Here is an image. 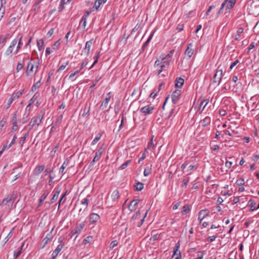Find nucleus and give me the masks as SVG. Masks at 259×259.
Masks as SVG:
<instances>
[{
    "instance_id": "f257e3e1",
    "label": "nucleus",
    "mask_w": 259,
    "mask_h": 259,
    "mask_svg": "<svg viewBox=\"0 0 259 259\" xmlns=\"http://www.w3.org/2000/svg\"><path fill=\"white\" fill-rule=\"evenodd\" d=\"M39 65V61L38 60H35L34 58H31L26 67V73L27 75L29 76L31 73L33 72L35 73H36L37 72Z\"/></svg>"
},
{
    "instance_id": "f03ea898",
    "label": "nucleus",
    "mask_w": 259,
    "mask_h": 259,
    "mask_svg": "<svg viewBox=\"0 0 259 259\" xmlns=\"http://www.w3.org/2000/svg\"><path fill=\"white\" fill-rule=\"evenodd\" d=\"M236 3V0H224L221 5V7L218 11V14L222 13L223 10L225 8L226 13H229Z\"/></svg>"
},
{
    "instance_id": "7ed1b4c3",
    "label": "nucleus",
    "mask_w": 259,
    "mask_h": 259,
    "mask_svg": "<svg viewBox=\"0 0 259 259\" xmlns=\"http://www.w3.org/2000/svg\"><path fill=\"white\" fill-rule=\"evenodd\" d=\"M147 212L145 213L144 216L142 218H140L139 217L141 214L140 211H137L136 213L132 217L131 222H133L134 226H137L138 227H140L144 221V219L147 215Z\"/></svg>"
},
{
    "instance_id": "20e7f679",
    "label": "nucleus",
    "mask_w": 259,
    "mask_h": 259,
    "mask_svg": "<svg viewBox=\"0 0 259 259\" xmlns=\"http://www.w3.org/2000/svg\"><path fill=\"white\" fill-rule=\"evenodd\" d=\"M44 114H39L36 116H33L29 124L26 126L28 128L29 131H30L32 128L36 125L37 126H39L41 122V120L43 118Z\"/></svg>"
},
{
    "instance_id": "39448f33",
    "label": "nucleus",
    "mask_w": 259,
    "mask_h": 259,
    "mask_svg": "<svg viewBox=\"0 0 259 259\" xmlns=\"http://www.w3.org/2000/svg\"><path fill=\"white\" fill-rule=\"evenodd\" d=\"M16 197V195L15 194H13L10 196H8L7 197L4 198L3 201L0 204V205L2 206H4L5 205H8L9 208L11 207L15 201V199Z\"/></svg>"
},
{
    "instance_id": "423d86ee",
    "label": "nucleus",
    "mask_w": 259,
    "mask_h": 259,
    "mask_svg": "<svg viewBox=\"0 0 259 259\" xmlns=\"http://www.w3.org/2000/svg\"><path fill=\"white\" fill-rule=\"evenodd\" d=\"M223 69L221 65H219L217 70L213 76V81L214 83L218 82V85L220 84L222 77L223 76Z\"/></svg>"
},
{
    "instance_id": "0eeeda50",
    "label": "nucleus",
    "mask_w": 259,
    "mask_h": 259,
    "mask_svg": "<svg viewBox=\"0 0 259 259\" xmlns=\"http://www.w3.org/2000/svg\"><path fill=\"white\" fill-rule=\"evenodd\" d=\"M85 227V222H83L80 224L77 225L76 227L70 233V236L72 237L73 236L76 235L75 238L81 232L82 230Z\"/></svg>"
},
{
    "instance_id": "6e6552de",
    "label": "nucleus",
    "mask_w": 259,
    "mask_h": 259,
    "mask_svg": "<svg viewBox=\"0 0 259 259\" xmlns=\"http://www.w3.org/2000/svg\"><path fill=\"white\" fill-rule=\"evenodd\" d=\"M182 94V91L180 90H176L171 95L172 102L174 104H176L178 103L180 99V96Z\"/></svg>"
},
{
    "instance_id": "1a4fd4ad",
    "label": "nucleus",
    "mask_w": 259,
    "mask_h": 259,
    "mask_svg": "<svg viewBox=\"0 0 259 259\" xmlns=\"http://www.w3.org/2000/svg\"><path fill=\"white\" fill-rule=\"evenodd\" d=\"M193 47V46L192 43L189 44L185 51L184 54L188 59H190L194 54V50Z\"/></svg>"
},
{
    "instance_id": "9d476101",
    "label": "nucleus",
    "mask_w": 259,
    "mask_h": 259,
    "mask_svg": "<svg viewBox=\"0 0 259 259\" xmlns=\"http://www.w3.org/2000/svg\"><path fill=\"white\" fill-rule=\"evenodd\" d=\"M209 214V211L207 209H204L201 210L198 212V220L199 222V224L201 223L202 220L208 217Z\"/></svg>"
},
{
    "instance_id": "9b49d317",
    "label": "nucleus",
    "mask_w": 259,
    "mask_h": 259,
    "mask_svg": "<svg viewBox=\"0 0 259 259\" xmlns=\"http://www.w3.org/2000/svg\"><path fill=\"white\" fill-rule=\"evenodd\" d=\"M17 42L18 39L17 38H15L12 41L10 46L9 47V48L5 52V54L6 56H9L13 53V48L15 47Z\"/></svg>"
},
{
    "instance_id": "f8f14e48",
    "label": "nucleus",
    "mask_w": 259,
    "mask_h": 259,
    "mask_svg": "<svg viewBox=\"0 0 259 259\" xmlns=\"http://www.w3.org/2000/svg\"><path fill=\"white\" fill-rule=\"evenodd\" d=\"M154 109L155 108L153 106H152L151 105H148L142 107L140 111L144 113V115H147L151 114Z\"/></svg>"
},
{
    "instance_id": "ddd939ff",
    "label": "nucleus",
    "mask_w": 259,
    "mask_h": 259,
    "mask_svg": "<svg viewBox=\"0 0 259 259\" xmlns=\"http://www.w3.org/2000/svg\"><path fill=\"white\" fill-rule=\"evenodd\" d=\"M90 224H95L100 220V217L97 213H91L88 217Z\"/></svg>"
},
{
    "instance_id": "4468645a",
    "label": "nucleus",
    "mask_w": 259,
    "mask_h": 259,
    "mask_svg": "<svg viewBox=\"0 0 259 259\" xmlns=\"http://www.w3.org/2000/svg\"><path fill=\"white\" fill-rule=\"evenodd\" d=\"M103 149L102 148H100L96 153L95 156L93 158L92 161L91 162L90 165H93L95 163L98 161H99L101 157V155L103 153Z\"/></svg>"
},
{
    "instance_id": "2eb2a0df",
    "label": "nucleus",
    "mask_w": 259,
    "mask_h": 259,
    "mask_svg": "<svg viewBox=\"0 0 259 259\" xmlns=\"http://www.w3.org/2000/svg\"><path fill=\"white\" fill-rule=\"evenodd\" d=\"M111 94V92L108 93L106 97L102 102V103L100 107V108L101 110H104L107 107V106L109 104V102L110 100V99H111V96H110Z\"/></svg>"
},
{
    "instance_id": "dca6fc26",
    "label": "nucleus",
    "mask_w": 259,
    "mask_h": 259,
    "mask_svg": "<svg viewBox=\"0 0 259 259\" xmlns=\"http://www.w3.org/2000/svg\"><path fill=\"white\" fill-rule=\"evenodd\" d=\"M179 248L180 244L179 243H178L174 247V252L172 254V257H174L175 255H177L175 259H181V253L180 251H179Z\"/></svg>"
},
{
    "instance_id": "f3484780",
    "label": "nucleus",
    "mask_w": 259,
    "mask_h": 259,
    "mask_svg": "<svg viewBox=\"0 0 259 259\" xmlns=\"http://www.w3.org/2000/svg\"><path fill=\"white\" fill-rule=\"evenodd\" d=\"M61 192V189L59 188H55L53 191V196L51 200V203H54L58 198L59 195Z\"/></svg>"
},
{
    "instance_id": "a211bd4d",
    "label": "nucleus",
    "mask_w": 259,
    "mask_h": 259,
    "mask_svg": "<svg viewBox=\"0 0 259 259\" xmlns=\"http://www.w3.org/2000/svg\"><path fill=\"white\" fill-rule=\"evenodd\" d=\"M93 39H91L89 41H87L85 43V47L83 48V52L88 56L89 55L91 46L93 44Z\"/></svg>"
},
{
    "instance_id": "6ab92c4d",
    "label": "nucleus",
    "mask_w": 259,
    "mask_h": 259,
    "mask_svg": "<svg viewBox=\"0 0 259 259\" xmlns=\"http://www.w3.org/2000/svg\"><path fill=\"white\" fill-rule=\"evenodd\" d=\"M211 122V118L209 116H206L203 119L201 120L199 122L200 124L202 127H206L209 125Z\"/></svg>"
},
{
    "instance_id": "aec40b11",
    "label": "nucleus",
    "mask_w": 259,
    "mask_h": 259,
    "mask_svg": "<svg viewBox=\"0 0 259 259\" xmlns=\"http://www.w3.org/2000/svg\"><path fill=\"white\" fill-rule=\"evenodd\" d=\"M64 246V244H60L58 245L57 248L53 252L52 254V259H55L58 255L59 252L62 249Z\"/></svg>"
},
{
    "instance_id": "412c9836",
    "label": "nucleus",
    "mask_w": 259,
    "mask_h": 259,
    "mask_svg": "<svg viewBox=\"0 0 259 259\" xmlns=\"http://www.w3.org/2000/svg\"><path fill=\"white\" fill-rule=\"evenodd\" d=\"M44 165H37L33 171V173L35 176L39 175L45 169Z\"/></svg>"
},
{
    "instance_id": "4be33fe9",
    "label": "nucleus",
    "mask_w": 259,
    "mask_h": 259,
    "mask_svg": "<svg viewBox=\"0 0 259 259\" xmlns=\"http://www.w3.org/2000/svg\"><path fill=\"white\" fill-rule=\"evenodd\" d=\"M255 205L256 202L253 199H250L247 203V206L250 207L249 211H253L257 209V208Z\"/></svg>"
},
{
    "instance_id": "5701e85b",
    "label": "nucleus",
    "mask_w": 259,
    "mask_h": 259,
    "mask_svg": "<svg viewBox=\"0 0 259 259\" xmlns=\"http://www.w3.org/2000/svg\"><path fill=\"white\" fill-rule=\"evenodd\" d=\"M184 83V79L182 77H178L176 80L175 86L176 88H181Z\"/></svg>"
},
{
    "instance_id": "b1692460",
    "label": "nucleus",
    "mask_w": 259,
    "mask_h": 259,
    "mask_svg": "<svg viewBox=\"0 0 259 259\" xmlns=\"http://www.w3.org/2000/svg\"><path fill=\"white\" fill-rule=\"evenodd\" d=\"M119 196V192L118 190H115L112 193L111 198L114 202H117L118 200Z\"/></svg>"
},
{
    "instance_id": "393cba45",
    "label": "nucleus",
    "mask_w": 259,
    "mask_h": 259,
    "mask_svg": "<svg viewBox=\"0 0 259 259\" xmlns=\"http://www.w3.org/2000/svg\"><path fill=\"white\" fill-rule=\"evenodd\" d=\"M49 194V192H48L47 191H46L44 192V193L41 195V196H40L39 199V203H38V206H40L42 202H44V201L46 199V198L47 197L48 195Z\"/></svg>"
},
{
    "instance_id": "a878e982",
    "label": "nucleus",
    "mask_w": 259,
    "mask_h": 259,
    "mask_svg": "<svg viewBox=\"0 0 259 259\" xmlns=\"http://www.w3.org/2000/svg\"><path fill=\"white\" fill-rule=\"evenodd\" d=\"M106 1H105V0H96L95 2L93 8H95L96 10H98L100 8V6L102 4L106 3Z\"/></svg>"
},
{
    "instance_id": "bb28decb",
    "label": "nucleus",
    "mask_w": 259,
    "mask_h": 259,
    "mask_svg": "<svg viewBox=\"0 0 259 259\" xmlns=\"http://www.w3.org/2000/svg\"><path fill=\"white\" fill-rule=\"evenodd\" d=\"M23 92H24V90H20V91H18L17 92H14L12 94L11 97L15 100V99H17L19 97H20L22 95V94L23 93Z\"/></svg>"
},
{
    "instance_id": "cd10ccee",
    "label": "nucleus",
    "mask_w": 259,
    "mask_h": 259,
    "mask_svg": "<svg viewBox=\"0 0 259 259\" xmlns=\"http://www.w3.org/2000/svg\"><path fill=\"white\" fill-rule=\"evenodd\" d=\"M22 36H21L19 39L18 40V45H17V46L16 47V50L14 52V53L15 54H17L18 52H19V51L20 50V48H21V46L22 45H23V42H22Z\"/></svg>"
},
{
    "instance_id": "c85d7f7f",
    "label": "nucleus",
    "mask_w": 259,
    "mask_h": 259,
    "mask_svg": "<svg viewBox=\"0 0 259 259\" xmlns=\"http://www.w3.org/2000/svg\"><path fill=\"white\" fill-rule=\"evenodd\" d=\"M39 97V94L38 92H36L34 94V95L33 96L32 98L29 100V103H30V104H33L35 101L37 100V99Z\"/></svg>"
},
{
    "instance_id": "c756f323",
    "label": "nucleus",
    "mask_w": 259,
    "mask_h": 259,
    "mask_svg": "<svg viewBox=\"0 0 259 259\" xmlns=\"http://www.w3.org/2000/svg\"><path fill=\"white\" fill-rule=\"evenodd\" d=\"M102 136V133H98L97 135V136H96V137L95 138V139L92 142L91 145H95L99 141V140L101 139Z\"/></svg>"
},
{
    "instance_id": "7c9ffc66",
    "label": "nucleus",
    "mask_w": 259,
    "mask_h": 259,
    "mask_svg": "<svg viewBox=\"0 0 259 259\" xmlns=\"http://www.w3.org/2000/svg\"><path fill=\"white\" fill-rule=\"evenodd\" d=\"M29 135V131L27 132L24 135V136L22 137L21 138H20V141H19V144L22 146L23 145V144L25 143V141H26V138L28 137Z\"/></svg>"
},
{
    "instance_id": "2f4dec72",
    "label": "nucleus",
    "mask_w": 259,
    "mask_h": 259,
    "mask_svg": "<svg viewBox=\"0 0 259 259\" xmlns=\"http://www.w3.org/2000/svg\"><path fill=\"white\" fill-rule=\"evenodd\" d=\"M37 46L39 51H41L44 49V40L40 39L37 41Z\"/></svg>"
},
{
    "instance_id": "473e14b6",
    "label": "nucleus",
    "mask_w": 259,
    "mask_h": 259,
    "mask_svg": "<svg viewBox=\"0 0 259 259\" xmlns=\"http://www.w3.org/2000/svg\"><path fill=\"white\" fill-rule=\"evenodd\" d=\"M153 136L152 137L150 141L148 142L147 149H153L155 148L156 145L153 143Z\"/></svg>"
},
{
    "instance_id": "72a5a7b5",
    "label": "nucleus",
    "mask_w": 259,
    "mask_h": 259,
    "mask_svg": "<svg viewBox=\"0 0 259 259\" xmlns=\"http://www.w3.org/2000/svg\"><path fill=\"white\" fill-rule=\"evenodd\" d=\"M136 190L137 191H141L144 188V184L141 182H138L135 185Z\"/></svg>"
},
{
    "instance_id": "f704fd0d",
    "label": "nucleus",
    "mask_w": 259,
    "mask_h": 259,
    "mask_svg": "<svg viewBox=\"0 0 259 259\" xmlns=\"http://www.w3.org/2000/svg\"><path fill=\"white\" fill-rule=\"evenodd\" d=\"M174 53V50H171L169 53H168L166 55H165V56H163V55H161L160 56V58H161L162 60H165L167 58H170L173 54Z\"/></svg>"
},
{
    "instance_id": "c9c22d12",
    "label": "nucleus",
    "mask_w": 259,
    "mask_h": 259,
    "mask_svg": "<svg viewBox=\"0 0 259 259\" xmlns=\"http://www.w3.org/2000/svg\"><path fill=\"white\" fill-rule=\"evenodd\" d=\"M68 163H66V162H64L62 166L60 167L59 169V172L62 175H64L66 173V171H64L65 168L67 166Z\"/></svg>"
},
{
    "instance_id": "e433bc0d",
    "label": "nucleus",
    "mask_w": 259,
    "mask_h": 259,
    "mask_svg": "<svg viewBox=\"0 0 259 259\" xmlns=\"http://www.w3.org/2000/svg\"><path fill=\"white\" fill-rule=\"evenodd\" d=\"M60 45V40H58L57 41H56L52 45V51H54L58 50L59 48Z\"/></svg>"
},
{
    "instance_id": "4c0bfd02",
    "label": "nucleus",
    "mask_w": 259,
    "mask_h": 259,
    "mask_svg": "<svg viewBox=\"0 0 259 259\" xmlns=\"http://www.w3.org/2000/svg\"><path fill=\"white\" fill-rule=\"evenodd\" d=\"M190 210L189 206L188 204L185 205L183 207V210H182L181 212L182 214L184 215L187 214Z\"/></svg>"
},
{
    "instance_id": "58836bf2",
    "label": "nucleus",
    "mask_w": 259,
    "mask_h": 259,
    "mask_svg": "<svg viewBox=\"0 0 259 259\" xmlns=\"http://www.w3.org/2000/svg\"><path fill=\"white\" fill-rule=\"evenodd\" d=\"M87 19H85V17H82L81 19L79 22V25L81 26V27L85 29L86 24H87Z\"/></svg>"
},
{
    "instance_id": "ea45409f",
    "label": "nucleus",
    "mask_w": 259,
    "mask_h": 259,
    "mask_svg": "<svg viewBox=\"0 0 259 259\" xmlns=\"http://www.w3.org/2000/svg\"><path fill=\"white\" fill-rule=\"evenodd\" d=\"M53 172V170L50 167H47L44 171V174L41 176V178H45L48 174H51Z\"/></svg>"
},
{
    "instance_id": "a19ab883",
    "label": "nucleus",
    "mask_w": 259,
    "mask_h": 259,
    "mask_svg": "<svg viewBox=\"0 0 259 259\" xmlns=\"http://www.w3.org/2000/svg\"><path fill=\"white\" fill-rule=\"evenodd\" d=\"M101 79V76H97L95 80H94V83L90 87V90H91V92L93 91V89L95 87V86L96 85V84H97V83Z\"/></svg>"
},
{
    "instance_id": "79ce46f5",
    "label": "nucleus",
    "mask_w": 259,
    "mask_h": 259,
    "mask_svg": "<svg viewBox=\"0 0 259 259\" xmlns=\"http://www.w3.org/2000/svg\"><path fill=\"white\" fill-rule=\"evenodd\" d=\"M151 173V168L150 167H146L144 171V175L145 177L148 176Z\"/></svg>"
},
{
    "instance_id": "37998d69",
    "label": "nucleus",
    "mask_w": 259,
    "mask_h": 259,
    "mask_svg": "<svg viewBox=\"0 0 259 259\" xmlns=\"http://www.w3.org/2000/svg\"><path fill=\"white\" fill-rule=\"evenodd\" d=\"M131 162V160L126 161L120 166L119 169L121 170L125 169Z\"/></svg>"
},
{
    "instance_id": "c03bdc74",
    "label": "nucleus",
    "mask_w": 259,
    "mask_h": 259,
    "mask_svg": "<svg viewBox=\"0 0 259 259\" xmlns=\"http://www.w3.org/2000/svg\"><path fill=\"white\" fill-rule=\"evenodd\" d=\"M208 102H209V100L208 99H205V100H203L201 102L200 106H203V108H202V111H203L204 110L205 107L208 104Z\"/></svg>"
},
{
    "instance_id": "a18cd8bd",
    "label": "nucleus",
    "mask_w": 259,
    "mask_h": 259,
    "mask_svg": "<svg viewBox=\"0 0 259 259\" xmlns=\"http://www.w3.org/2000/svg\"><path fill=\"white\" fill-rule=\"evenodd\" d=\"M24 244H23L20 249L17 251H15L14 252V256L15 258H17L21 254V250Z\"/></svg>"
},
{
    "instance_id": "49530a36",
    "label": "nucleus",
    "mask_w": 259,
    "mask_h": 259,
    "mask_svg": "<svg viewBox=\"0 0 259 259\" xmlns=\"http://www.w3.org/2000/svg\"><path fill=\"white\" fill-rule=\"evenodd\" d=\"M65 0H61L60 2V5L58 8L59 12H61L64 8V5L66 3L65 2Z\"/></svg>"
},
{
    "instance_id": "de8ad7c7",
    "label": "nucleus",
    "mask_w": 259,
    "mask_h": 259,
    "mask_svg": "<svg viewBox=\"0 0 259 259\" xmlns=\"http://www.w3.org/2000/svg\"><path fill=\"white\" fill-rule=\"evenodd\" d=\"M69 63V61H66V62L63 63L59 68L58 70V71H61V70H64L66 67L68 65Z\"/></svg>"
},
{
    "instance_id": "09e8293b",
    "label": "nucleus",
    "mask_w": 259,
    "mask_h": 259,
    "mask_svg": "<svg viewBox=\"0 0 259 259\" xmlns=\"http://www.w3.org/2000/svg\"><path fill=\"white\" fill-rule=\"evenodd\" d=\"M153 32L150 35V36H149V37L147 39V41L144 44V45L143 46V48L146 47L149 44V43L150 42V41L152 39V38L153 37Z\"/></svg>"
},
{
    "instance_id": "8fccbe9b",
    "label": "nucleus",
    "mask_w": 259,
    "mask_h": 259,
    "mask_svg": "<svg viewBox=\"0 0 259 259\" xmlns=\"http://www.w3.org/2000/svg\"><path fill=\"white\" fill-rule=\"evenodd\" d=\"M153 32L150 35V36H149V37L147 39V41L144 44V45L143 46V48L146 47L149 44V43L150 42V41L152 39V38L153 37Z\"/></svg>"
},
{
    "instance_id": "3c124183",
    "label": "nucleus",
    "mask_w": 259,
    "mask_h": 259,
    "mask_svg": "<svg viewBox=\"0 0 259 259\" xmlns=\"http://www.w3.org/2000/svg\"><path fill=\"white\" fill-rule=\"evenodd\" d=\"M89 202V199L88 198V197H86V198H83L81 200V204L82 205H85V207L87 208L88 206Z\"/></svg>"
},
{
    "instance_id": "603ef678",
    "label": "nucleus",
    "mask_w": 259,
    "mask_h": 259,
    "mask_svg": "<svg viewBox=\"0 0 259 259\" xmlns=\"http://www.w3.org/2000/svg\"><path fill=\"white\" fill-rule=\"evenodd\" d=\"M23 67V63L19 61L18 64H17V67H16V71L18 72H19L20 70H21Z\"/></svg>"
},
{
    "instance_id": "864d4df0",
    "label": "nucleus",
    "mask_w": 259,
    "mask_h": 259,
    "mask_svg": "<svg viewBox=\"0 0 259 259\" xmlns=\"http://www.w3.org/2000/svg\"><path fill=\"white\" fill-rule=\"evenodd\" d=\"M63 119V115L61 114L59 116L57 117L55 121V124L56 125H59L62 121Z\"/></svg>"
},
{
    "instance_id": "5fc2aeb1",
    "label": "nucleus",
    "mask_w": 259,
    "mask_h": 259,
    "mask_svg": "<svg viewBox=\"0 0 259 259\" xmlns=\"http://www.w3.org/2000/svg\"><path fill=\"white\" fill-rule=\"evenodd\" d=\"M100 52H98L96 53V55H95V56L94 57V59H95V61L93 63V65H95L97 62H98V59L100 56Z\"/></svg>"
},
{
    "instance_id": "6e6d98bb",
    "label": "nucleus",
    "mask_w": 259,
    "mask_h": 259,
    "mask_svg": "<svg viewBox=\"0 0 259 259\" xmlns=\"http://www.w3.org/2000/svg\"><path fill=\"white\" fill-rule=\"evenodd\" d=\"M169 63H170L169 61H165V60H162V61H161V65H164V67L165 68H166L167 69L168 68Z\"/></svg>"
},
{
    "instance_id": "4d7b16f0",
    "label": "nucleus",
    "mask_w": 259,
    "mask_h": 259,
    "mask_svg": "<svg viewBox=\"0 0 259 259\" xmlns=\"http://www.w3.org/2000/svg\"><path fill=\"white\" fill-rule=\"evenodd\" d=\"M118 245V242L117 240L112 241L110 244V248L112 249L114 247Z\"/></svg>"
},
{
    "instance_id": "13d9d810",
    "label": "nucleus",
    "mask_w": 259,
    "mask_h": 259,
    "mask_svg": "<svg viewBox=\"0 0 259 259\" xmlns=\"http://www.w3.org/2000/svg\"><path fill=\"white\" fill-rule=\"evenodd\" d=\"M236 183L238 186H243L244 184V180L243 179H239L236 181Z\"/></svg>"
},
{
    "instance_id": "bf43d9fd",
    "label": "nucleus",
    "mask_w": 259,
    "mask_h": 259,
    "mask_svg": "<svg viewBox=\"0 0 259 259\" xmlns=\"http://www.w3.org/2000/svg\"><path fill=\"white\" fill-rule=\"evenodd\" d=\"M140 202L139 199H135L132 200L130 203L132 204L134 206H135L136 208H137L139 203Z\"/></svg>"
},
{
    "instance_id": "052dcab7",
    "label": "nucleus",
    "mask_w": 259,
    "mask_h": 259,
    "mask_svg": "<svg viewBox=\"0 0 259 259\" xmlns=\"http://www.w3.org/2000/svg\"><path fill=\"white\" fill-rule=\"evenodd\" d=\"M167 70L164 67V65H161L160 69L157 70L158 75H159L163 71Z\"/></svg>"
},
{
    "instance_id": "680f3d73",
    "label": "nucleus",
    "mask_w": 259,
    "mask_h": 259,
    "mask_svg": "<svg viewBox=\"0 0 259 259\" xmlns=\"http://www.w3.org/2000/svg\"><path fill=\"white\" fill-rule=\"evenodd\" d=\"M217 237L218 236L217 235L209 236L207 238V241L209 242H212L217 238Z\"/></svg>"
},
{
    "instance_id": "e2e57ef3",
    "label": "nucleus",
    "mask_w": 259,
    "mask_h": 259,
    "mask_svg": "<svg viewBox=\"0 0 259 259\" xmlns=\"http://www.w3.org/2000/svg\"><path fill=\"white\" fill-rule=\"evenodd\" d=\"M204 254V251H198L197 252V257L196 259H202L203 257V255Z\"/></svg>"
},
{
    "instance_id": "0e129e2a",
    "label": "nucleus",
    "mask_w": 259,
    "mask_h": 259,
    "mask_svg": "<svg viewBox=\"0 0 259 259\" xmlns=\"http://www.w3.org/2000/svg\"><path fill=\"white\" fill-rule=\"evenodd\" d=\"M88 63V59H85L84 60H83L80 65V70H81L84 67L87 66Z\"/></svg>"
},
{
    "instance_id": "69168bd1",
    "label": "nucleus",
    "mask_w": 259,
    "mask_h": 259,
    "mask_svg": "<svg viewBox=\"0 0 259 259\" xmlns=\"http://www.w3.org/2000/svg\"><path fill=\"white\" fill-rule=\"evenodd\" d=\"M189 179H184L183 180V184L182 185H181V187H186L188 184L189 183Z\"/></svg>"
},
{
    "instance_id": "338daca9",
    "label": "nucleus",
    "mask_w": 259,
    "mask_h": 259,
    "mask_svg": "<svg viewBox=\"0 0 259 259\" xmlns=\"http://www.w3.org/2000/svg\"><path fill=\"white\" fill-rule=\"evenodd\" d=\"M16 139H17V137L16 136H14L11 142L8 145V149L10 148L15 143Z\"/></svg>"
},
{
    "instance_id": "774afa93",
    "label": "nucleus",
    "mask_w": 259,
    "mask_h": 259,
    "mask_svg": "<svg viewBox=\"0 0 259 259\" xmlns=\"http://www.w3.org/2000/svg\"><path fill=\"white\" fill-rule=\"evenodd\" d=\"M92 238L93 237L91 236H88L84 239L83 241L85 243H89L91 241Z\"/></svg>"
}]
</instances>
